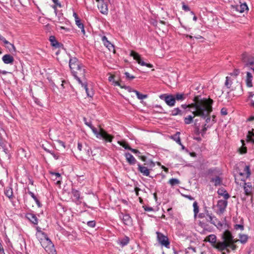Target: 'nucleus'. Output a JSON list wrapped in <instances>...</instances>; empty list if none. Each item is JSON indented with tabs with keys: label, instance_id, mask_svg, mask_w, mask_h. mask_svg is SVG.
I'll list each match as a JSON object with an SVG mask.
<instances>
[{
	"label": "nucleus",
	"instance_id": "obj_1",
	"mask_svg": "<svg viewBox=\"0 0 254 254\" xmlns=\"http://www.w3.org/2000/svg\"><path fill=\"white\" fill-rule=\"evenodd\" d=\"M212 104L213 100L211 99H199L196 97L193 103L189 105L182 104L181 107L184 109L189 108V111L194 116L205 118L212 111Z\"/></svg>",
	"mask_w": 254,
	"mask_h": 254
},
{
	"label": "nucleus",
	"instance_id": "obj_2",
	"mask_svg": "<svg viewBox=\"0 0 254 254\" xmlns=\"http://www.w3.org/2000/svg\"><path fill=\"white\" fill-rule=\"evenodd\" d=\"M241 60L244 64V67H248L254 74V58L247 53H244L241 56Z\"/></svg>",
	"mask_w": 254,
	"mask_h": 254
},
{
	"label": "nucleus",
	"instance_id": "obj_3",
	"mask_svg": "<svg viewBox=\"0 0 254 254\" xmlns=\"http://www.w3.org/2000/svg\"><path fill=\"white\" fill-rule=\"evenodd\" d=\"M93 132L96 135V136L98 138H102L105 140L106 141L111 142L113 137L110 134H108L105 130L103 128H100V131H98L97 129L92 126L90 127Z\"/></svg>",
	"mask_w": 254,
	"mask_h": 254
},
{
	"label": "nucleus",
	"instance_id": "obj_4",
	"mask_svg": "<svg viewBox=\"0 0 254 254\" xmlns=\"http://www.w3.org/2000/svg\"><path fill=\"white\" fill-rule=\"evenodd\" d=\"M72 74L79 84L83 83L81 79L85 76V69L82 65L76 69V71H72Z\"/></svg>",
	"mask_w": 254,
	"mask_h": 254
},
{
	"label": "nucleus",
	"instance_id": "obj_5",
	"mask_svg": "<svg viewBox=\"0 0 254 254\" xmlns=\"http://www.w3.org/2000/svg\"><path fill=\"white\" fill-rule=\"evenodd\" d=\"M160 98L164 100L167 105L170 107H173L175 105V98L172 94H164L160 95Z\"/></svg>",
	"mask_w": 254,
	"mask_h": 254
},
{
	"label": "nucleus",
	"instance_id": "obj_6",
	"mask_svg": "<svg viewBox=\"0 0 254 254\" xmlns=\"http://www.w3.org/2000/svg\"><path fill=\"white\" fill-rule=\"evenodd\" d=\"M228 202L226 200H219L216 204V213L218 215L222 214L225 211L227 206Z\"/></svg>",
	"mask_w": 254,
	"mask_h": 254
},
{
	"label": "nucleus",
	"instance_id": "obj_7",
	"mask_svg": "<svg viewBox=\"0 0 254 254\" xmlns=\"http://www.w3.org/2000/svg\"><path fill=\"white\" fill-rule=\"evenodd\" d=\"M98 2V8L100 12L104 15H107L108 13V4L105 2L104 0H96Z\"/></svg>",
	"mask_w": 254,
	"mask_h": 254
},
{
	"label": "nucleus",
	"instance_id": "obj_8",
	"mask_svg": "<svg viewBox=\"0 0 254 254\" xmlns=\"http://www.w3.org/2000/svg\"><path fill=\"white\" fill-rule=\"evenodd\" d=\"M82 65L80 63L76 58H71L69 60V66L70 68L71 73L72 71H76V69L79 68Z\"/></svg>",
	"mask_w": 254,
	"mask_h": 254
},
{
	"label": "nucleus",
	"instance_id": "obj_9",
	"mask_svg": "<svg viewBox=\"0 0 254 254\" xmlns=\"http://www.w3.org/2000/svg\"><path fill=\"white\" fill-rule=\"evenodd\" d=\"M130 56H132L133 58V59L135 60L139 64L142 66H146L147 67H152L153 66V65L151 64H147L143 62L142 60L140 55L135 52L131 51L130 53Z\"/></svg>",
	"mask_w": 254,
	"mask_h": 254
},
{
	"label": "nucleus",
	"instance_id": "obj_10",
	"mask_svg": "<svg viewBox=\"0 0 254 254\" xmlns=\"http://www.w3.org/2000/svg\"><path fill=\"white\" fill-rule=\"evenodd\" d=\"M40 242L42 247L45 249L50 245V244H52L51 240L48 237L47 234L44 232H41V236L40 238Z\"/></svg>",
	"mask_w": 254,
	"mask_h": 254
},
{
	"label": "nucleus",
	"instance_id": "obj_11",
	"mask_svg": "<svg viewBox=\"0 0 254 254\" xmlns=\"http://www.w3.org/2000/svg\"><path fill=\"white\" fill-rule=\"evenodd\" d=\"M157 238L159 242L166 248H168L170 243L168 238L161 233L157 232Z\"/></svg>",
	"mask_w": 254,
	"mask_h": 254
},
{
	"label": "nucleus",
	"instance_id": "obj_12",
	"mask_svg": "<svg viewBox=\"0 0 254 254\" xmlns=\"http://www.w3.org/2000/svg\"><path fill=\"white\" fill-rule=\"evenodd\" d=\"M223 239L224 242L228 243H235L238 240L233 239V237L231 232L228 230H226L223 234Z\"/></svg>",
	"mask_w": 254,
	"mask_h": 254
},
{
	"label": "nucleus",
	"instance_id": "obj_13",
	"mask_svg": "<svg viewBox=\"0 0 254 254\" xmlns=\"http://www.w3.org/2000/svg\"><path fill=\"white\" fill-rule=\"evenodd\" d=\"M121 219L122 220L123 223L127 225H129L131 224L132 220L129 214L121 213L119 215Z\"/></svg>",
	"mask_w": 254,
	"mask_h": 254
},
{
	"label": "nucleus",
	"instance_id": "obj_14",
	"mask_svg": "<svg viewBox=\"0 0 254 254\" xmlns=\"http://www.w3.org/2000/svg\"><path fill=\"white\" fill-rule=\"evenodd\" d=\"M229 244L227 243V242H219L216 243L215 246L214 245V248L218 249L219 251H223L226 250L227 248H228Z\"/></svg>",
	"mask_w": 254,
	"mask_h": 254
},
{
	"label": "nucleus",
	"instance_id": "obj_15",
	"mask_svg": "<svg viewBox=\"0 0 254 254\" xmlns=\"http://www.w3.org/2000/svg\"><path fill=\"white\" fill-rule=\"evenodd\" d=\"M102 41L104 45L109 49L110 51H112L114 53H115L114 46L111 44L108 40L106 36H103L102 38Z\"/></svg>",
	"mask_w": 254,
	"mask_h": 254
},
{
	"label": "nucleus",
	"instance_id": "obj_16",
	"mask_svg": "<svg viewBox=\"0 0 254 254\" xmlns=\"http://www.w3.org/2000/svg\"><path fill=\"white\" fill-rule=\"evenodd\" d=\"M254 73L253 72H251L250 71H247L246 72V83L248 87H251L253 86V75L252 74Z\"/></svg>",
	"mask_w": 254,
	"mask_h": 254
},
{
	"label": "nucleus",
	"instance_id": "obj_17",
	"mask_svg": "<svg viewBox=\"0 0 254 254\" xmlns=\"http://www.w3.org/2000/svg\"><path fill=\"white\" fill-rule=\"evenodd\" d=\"M2 60L5 64H12L14 60L11 55L6 54L2 57Z\"/></svg>",
	"mask_w": 254,
	"mask_h": 254
},
{
	"label": "nucleus",
	"instance_id": "obj_18",
	"mask_svg": "<svg viewBox=\"0 0 254 254\" xmlns=\"http://www.w3.org/2000/svg\"><path fill=\"white\" fill-rule=\"evenodd\" d=\"M205 218L208 222H209L211 224L216 225V223L217 222V219L211 213H209L208 211H207L206 213Z\"/></svg>",
	"mask_w": 254,
	"mask_h": 254
},
{
	"label": "nucleus",
	"instance_id": "obj_19",
	"mask_svg": "<svg viewBox=\"0 0 254 254\" xmlns=\"http://www.w3.org/2000/svg\"><path fill=\"white\" fill-rule=\"evenodd\" d=\"M138 171L145 176H149L150 174L149 170L146 167L138 164Z\"/></svg>",
	"mask_w": 254,
	"mask_h": 254
},
{
	"label": "nucleus",
	"instance_id": "obj_20",
	"mask_svg": "<svg viewBox=\"0 0 254 254\" xmlns=\"http://www.w3.org/2000/svg\"><path fill=\"white\" fill-rule=\"evenodd\" d=\"M244 189L246 195H250L253 191V187L251 183H244Z\"/></svg>",
	"mask_w": 254,
	"mask_h": 254
},
{
	"label": "nucleus",
	"instance_id": "obj_21",
	"mask_svg": "<svg viewBox=\"0 0 254 254\" xmlns=\"http://www.w3.org/2000/svg\"><path fill=\"white\" fill-rule=\"evenodd\" d=\"M127 162L130 165H134L136 163V160L135 158L129 153H126L125 154Z\"/></svg>",
	"mask_w": 254,
	"mask_h": 254
},
{
	"label": "nucleus",
	"instance_id": "obj_22",
	"mask_svg": "<svg viewBox=\"0 0 254 254\" xmlns=\"http://www.w3.org/2000/svg\"><path fill=\"white\" fill-rule=\"evenodd\" d=\"M26 217L33 224L37 225L38 224V219L36 215L32 213H27Z\"/></svg>",
	"mask_w": 254,
	"mask_h": 254
},
{
	"label": "nucleus",
	"instance_id": "obj_23",
	"mask_svg": "<svg viewBox=\"0 0 254 254\" xmlns=\"http://www.w3.org/2000/svg\"><path fill=\"white\" fill-rule=\"evenodd\" d=\"M217 193L219 195L223 196L225 199L224 200H227L230 196L227 191L223 188L218 189Z\"/></svg>",
	"mask_w": 254,
	"mask_h": 254
},
{
	"label": "nucleus",
	"instance_id": "obj_24",
	"mask_svg": "<svg viewBox=\"0 0 254 254\" xmlns=\"http://www.w3.org/2000/svg\"><path fill=\"white\" fill-rule=\"evenodd\" d=\"M186 114V112L181 110L179 108H176L172 110L171 115L174 116L177 115L183 116Z\"/></svg>",
	"mask_w": 254,
	"mask_h": 254
},
{
	"label": "nucleus",
	"instance_id": "obj_25",
	"mask_svg": "<svg viewBox=\"0 0 254 254\" xmlns=\"http://www.w3.org/2000/svg\"><path fill=\"white\" fill-rule=\"evenodd\" d=\"M44 249L49 254H56V251L53 243L50 244V245L47 246Z\"/></svg>",
	"mask_w": 254,
	"mask_h": 254
},
{
	"label": "nucleus",
	"instance_id": "obj_26",
	"mask_svg": "<svg viewBox=\"0 0 254 254\" xmlns=\"http://www.w3.org/2000/svg\"><path fill=\"white\" fill-rule=\"evenodd\" d=\"M206 241L211 243L212 246L214 247L216 243V237L213 234L209 235L206 238Z\"/></svg>",
	"mask_w": 254,
	"mask_h": 254
},
{
	"label": "nucleus",
	"instance_id": "obj_27",
	"mask_svg": "<svg viewBox=\"0 0 254 254\" xmlns=\"http://www.w3.org/2000/svg\"><path fill=\"white\" fill-rule=\"evenodd\" d=\"M4 194L9 199H12L13 197L12 189L10 187H7L5 189Z\"/></svg>",
	"mask_w": 254,
	"mask_h": 254
},
{
	"label": "nucleus",
	"instance_id": "obj_28",
	"mask_svg": "<svg viewBox=\"0 0 254 254\" xmlns=\"http://www.w3.org/2000/svg\"><path fill=\"white\" fill-rule=\"evenodd\" d=\"M71 193L73 197V199L76 202L79 200L80 194L79 191L74 189H72L71 190Z\"/></svg>",
	"mask_w": 254,
	"mask_h": 254
},
{
	"label": "nucleus",
	"instance_id": "obj_29",
	"mask_svg": "<svg viewBox=\"0 0 254 254\" xmlns=\"http://www.w3.org/2000/svg\"><path fill=\"white\" fill-rule=\"evenodd\" d=\"M129 241V238L125 236L124 238L119 240V242L118 243L122 247L127 245Z\"/></svg>",
	"mask_w": 254,
	"mask_h": 254
},
{
	"label": "nucleus",
	"instance_id": "obj_30",
	"mask_svg": "<svg viewBox=\"0 0 254 254\" xmlns=\"http://www.w3.org/2000/svg\"><path fill=\"white\" fill-rule=\"evenodd\" d=\"M254 129L253 128L251 130H249L247 135L248 141L252 142L254 144Z\"/></svg>",
	"mask_w": 254,
	"mask_h": 254
},
{
	"label": "nucleus",
	"instance_id": "obj_31",
	"mask_svg": "<svg viewBox=\"0 0 254 254\" xmlns=\"http://www.w3.org/2000/svg\"><path fill=\"white\" fill-rule=\"evenodd\" d=\"M196 116L193 115H189L187 117L184 118V122L186 125L190 124L193 122V119Z\"/></svg>",
	"mask_w": 254,
	"mask_h": 254
},
{
	"label": "nucleus",
	"instance_id": "obj_32",
	"mask_svg": "<svg viewBox=\"0 0 254 254\" xmlns=\"http://www.w3.org/2000/svg\"><path fill=\"white\" fill-rule=\"evenodd\" d=\"M80 84L81 85L82 87H83L85 90L87 96L92 97L93 95V92L92 91H89L86 83L83 82Z\"/></svg>",
	"mask_w": 254,
	"mask_h": 254
},
{
	"label": "nucleus",
	"instance_id": "obj_33",
	"mask_svg": "<svg viewBox=\"0 0 254 254\" xmlns=\"http://www.w3.org/2000/svg\"><path fill=\"white\" fill-rule=\"evenodd\" d=\"M180 133V132H177L174 135L171 136V138L175 140L179 145H182L181 139L179 136Z\"/></svg>",
	"mask_w": 254,
	"mask_h": 254
},
{
	"label": "nucleus",
	"instance_id": "obj_34",
	"mask_svg": "<svg viewBox=\"0 0 254 254\" xmlns=\"http://www.w3.org/2000/svg\"><path fill=\"white\" fill-rule=\"evenodd\" d=\"M49 40L51 42V45L55 47H58L59 46V43L56 40L55 36H51L49 38Z\"/></svg>",
	"mask_w": 254,
	"mask_h": 254
},
{
	"label": "nucleus",
	"instance_id": "obj_35",
	"mask_svg": "<svg viewBox=\"0 0 254 254\" xmlns=\"http://www.w3.org/2000/svg\"><path fill=\"white\" fill-rule=\"evenodd\" d=\"M248 239V236L247 235L245 234H241L239 236V240H237L238 241H239L242 244H245Z\"/></svg>",
	"mask_w": 254,
	"mask_h": 254
},
{
	"label": "nucleus",
	"instance_id": "obj_36",
	"mask_svg": "<svg viewBox=\"0 0 254 254\" xmlns=\"http://www.w3.org/2000/svg\"><path fill=\"white\" fill-rule=\"evenodd\" d=\"M211 182L214 183L215 186H217L221 185L222 180L219 177H216L215 178L211 179Z\"/></svg>",
	"mask_w": 254,
	"mask_h": 254
},
{
	"label": "nucleus",
	"instance_id": "obj_37",
	"mask_svg": "<svg viewBox=\"0 0 254 254\" xmlns=\"http://www.w3.org/2000/svg\"><path fill=\"white\" fill-rule=\"evenodd\" d=\"M4 133V130L2 128L1 125L0 124V146H4V141L5 140L2 137V133Z\"/></svg>",
	"mask_w": 254,
	"mask_h": 254
},
{
	"label": "nucleus",
	"instance_id": "obj_38",
	"mask_svg": "<svg viewBox=\"0 0 254 254\" xmlns=\"http://www.w3.org/2000/svg\"><path fill=\"white\" fill-rule=\"evenodd\" d=\"M75 23L77 25V26L78 27V28L81 29V32L83 34H85V30H84V25L81 23L80 19L76 20V21H75Z\"/></svg>",
	"mask_w": 254,
	"mask_h": 254
},
{
	"label": "nucleus",
	"instance_id": "obj_39",
	"mask_svg": "<svg viewBox=\"0 0 254 254\" xmlns=\"http://www.w3.org/2000/svg\"><path fill=\"white\" fill-rule=\"evenodd\" d=\"M193 207L194 216V217H196L197 213L199 212V207L198 206V204L196 201H194L193 202Z\"/></svg>",
	"mask_w": 254,
	"mask_h": 254
},
{
	"label": "nucleus",
	"instance_id": "obj_40",
	"mask_svg": "<svg viewBox=\"0 0 254 254\" xmlns=\"http://www.w3.org/2000/svg\"><path fill=\"white\" fill-rule=\"evenodd\" d=\"M174 96L175 98V101H183L185 99V97L184 94L177 93Z\"/></svg>",
	"mask_w": 254,
	"mask_h": 254
},
{
	"label": "nucleus",
	"instance_id": "obj_41",
	"mask_svg": "<svg viewBox=\"0 0 254 254\" xmlns=\"http://www.w3.org/2000/svg\"><path fill=\"white\" fill-rule=\"evenodd\" d=\"M51 174L52 175V178L56 177V179H58V180L57 181V183L60 184L61 179V174H59V173H55V172H52Z\"/></svg>",
	"mask_w": 254,
	"mask_h": 254
},
{
	"label": "nucleus",
	"instance_id": "obj_42",
	"mask_svg": "<svg viewBox=\"0 0 254 254\" xmlns=\"http://www.w3.org/2000/svg\"><path fill=\"white\" fill-rule=\"evenodd\" d=\"M133 92L135 93L138 99H144L147 97V95L141 94L136 90H133Z\"/></svg>",
	"mask_w": 254,
	"mask_h": 254
},
{
	"label": "nucleus",
	"instance_id": "obj_43",
	"mask_svg": "<svg viewBox=\"0 0 254 254\" xmlns=\"http://www.w3.org/2000/svg\"><path fill=\"white\" fill-rule=\"evenodd\" d=\"M211 126V124L210 125H207L206 124H204V125L203 126V127H202V129L201 130V134L202 136H203L204 135V134H205L207 128L210 127Z\"/></svg>",
	"mask_w": 254,
	"mask_h": 254
},
{
	"label": "nucleus",
	"instance_id": "obj_44",
	"mask_svg": "<svg viewBox=\"0 0 254 254\" xmlns=\"http://www.w3.org/2000/svg\"><path fill=\"white\" fill-rule=\"evenodd\" d=\"M170 184L173 186L178 185L180 183V181L178 179L175 178H172L169 180Z\"/></svg>",
	"mask_w": 254,
	"mask_h": 254
},
{
	"label": "nucleus",
	"instance_id": "obj_45",
	"mask_svg": "<svg viewBox=\"0 0 254 254\" xmlns=\"http://www.w3.org/2000/svg\"><path fill=\"white\" fill-rule=\"evenodd\" d=\"M7 45L8 46H6V48L8 49L9 51L11 53L16 52V48L13 44L9 43V44H8Z\"/></svg>",
	"mask_w": 254,
	"mask_h": 254
},
{
	"label": "nucleus",
	"instance_id": "obj_46",
	"mask_svg": "<svg viewBox=\"0 0 254 254\" xmlns=\"http://www.w3.org/2000/svg\"><path fill=\"white\" fill-rule=\"evenodd\" d=\"M118 143L126 149H129L130 147L127 143L125 141H118Z\"/></svg>",
	"mask_w": 254,
	"mask_h": 254
},
{
	"label": "nucleus",
	"instance_id": "obj_47",
	"mask_svg": "<svg viewBox=\"0 0 254 254\" xmlns=\"http://www.w3.org/2000/svg\"><path fill=\"white\" fill-rule=\"evenodd\" d=\"M249 99L251 100V106L254 107V93L252 92L250 93Z\"/></svg>",
	"mask_w": 254,
	"mask_h": 254
},
{
	"label": "nucleus",
	"instance_id": "obj_48",
	"mask_svg": "<svg viewBox=\"0 0 254 254\" xmlns=\"http://www.w3.org/2000/svg\"><path fill=\"white\" fill-rule=\"evenodd\" d=\"M243 143V147L239 149V151L241 154H244L247 152V148L246 147L243 146L244 145V141L243 140H241Z\"/></svg>",
	"mask_w": 254,
	"mask_h": 254
},
{
	"label": "nucleus",
	"instance_id": "obj_49",
	"mask_svg": "<svg viewBox=\"0 0 254 254\" xmlns=\"http://www.w3.org/2000/svg\"><path fill=\"white\" fill-rule=\"evenodd\" d=\"M244 171L246 172V173L247 175V177H249L251 175V172H250V167L249 166H246L245 167Z\"/></svg>",
	"mask_w": 254,
	"mask_h": 254
},
{
	"label": "nucleus",
	"instance_id": "obj_50",
	"mask_svg": "<svg viewBox=\"0 0 254 254\" xmlns=\"http://www.w3.org/2000/svg\"><path fill=\"white\" fill-rule=\"evenodd\" d=\"M229 77L228 76H227L226 78L225 85L226 86H227V88H229L231 85L232 82H229Z\"/></svg>",
	"mask_w": 254,
	"mask_h": 254
},
{
	"label": "nucleus",
	"instance_id": "obj_51",
	"mask_svg": "<svg viewBox=\"0 0 254 254\" xmlns=\"http://www.w3.org/2000/svg\"><path fill=\"white\" fill-rule=\"evenodd\" d=\"M234 228L236 230H240L241 231L244 230V226L241 224H236L234 226Z\"/></svg>",
	"mask_w": 254,
	"mask_h": 254
},
{
	"label": "nucleus",
	"instance_id": "obj_52",
	"mask_svg": "<svg viewBox=\"0 0 254 254\" xmlns=\"http://www.w3.org/2000/svg\"><path fill=\"white\" fill-rule=\"evenodd\" d=\"M95 222L94 221H90L87 222V225L91 228L95 226Z\"/></svg>",
	"mask_w": 254,
	"mask_h": 254
},
{
	"label": "nucleus",
	"instance_id": "obj_53",
	"mask_svg": "<svg viewBox=\"0 0 254 254\" xmlns=\"http://www.w3.org/2000/svg\"><path fill=\"white\" fill-rule=\"evenodd\" d=\"M57 28L59 30H64L66 32H68L69 30V28L60 25L57 26Z\"/></svg>",
	"mask_w": 254,
	"mask_h": 254
},
{
	"label": "nucleus",
	"instance_id": "obj_54",
	"mask_svg": "<svg viewBox=\"0 0 254 254\" xmlns=\"http://www.w3.org/2000/svg\"><path fill=\"white\" fill-rule=\"evenodd\" d=\"M0 40L2 41L5 45H8V44H9V42L8 41H7L5 39V38L1 35L0 36Z\"/></svg>",
	"mask_w": 254,
	"mask_h": 254
},
{
	"label": "nucleus",
	"instance_id": "obj_55",
	"mask_svg": "<svg viewBox=\"0 0 254 254\" xmlns=\"http://www.w3.org/2000/svg\"><path fill=\"white\" fill-rule=\"evenodd\" d=\"M126 76L127 78H128L129 79H132L135 78V77L133 75H131L128 72H126L125 73Z\"/></svg>",
	"mask_w": 254,
	"mask_h": 254
},
{
	"label": "nucleus",
	"instance_id": "obj_56",
	"mask_svg": "<svg viewBox=\"0 0 254 254\" xmlns=\"http://www.w3.org/2000/svg\"><path fill=\"white\" fill-rule=\"evenodd\" d=\"M83 121L84 122L86 126H87L88 127H90L92 126V125L91 122H87V120H86V119L85 118H83Z\"/></svg>",
	"mask_w": 254,
	"mask_h": 254
},
{
	"label": "nucleus",
	"instance_id": "obj_57",
	"mask_svg": "<svg viewBox=\"0 0 254 254\" xmlns=\"http://www.w3.org/2000/svg\"><path fill=\"white\" fill-rule=\"evenodd\" d=\"M3 150V151L5 153V154H7L8 153V150L7 148H6V145H5V141L4 140V146H1Z\"/></svg>",
	"mask_w": 254,
	"mask_h": 254
},
{
	"label": "nucleus",
	"instance_id": "obj_58",
	"mask_svg": "<svg viewBox=\"0 0 254 254\" xmlns=\"http://www.w3.org/2000/svg\"><path fill=\"white\" fill-rule=\"evenodd\" d=\"M240 73V71L238 69H235L233 72L231 73V75L237 76Z\"/></svg>",
	"mask_w": 254,
	"mask_h": 254
},
{
	"label": "nucleus",
	"instance_id": "obj_59",
	"mask_svg": "<svg viewBox=\"0 0 254 254\" xmlns=\"http://www.w3.org/2000/svg\"><path fill=\"white\" fill-rule=\"evenodd\" d=\"M221 114L224 116L227 115V109L226 108H223L221 110Z\"/></svg>",
	"mask_w": 254,
	"mask_h": 254
},
{
	"label": "nucleus",
	"instance_id": "obj_60",
	"mask_svg": "<svg viewBox=\"0 0 254 254\" xmlns=\"http://www.w3.org/2000/svg\"><path fill=\"white\" fill-rule=\"evenodd\" d=\"M28 193L30 195V196L34 199V200L36 199L37 197L35 195L33 192L31 191L30 190H28Z\"/></svg>",
	"mask_w": 254,
	"mask_h": 254
},
{
	"label": "nucleus",
	"instance_id": "obj_61",
	"mask_svg": "<svg viewBox=\"0 0 254 254\" xmlns=\"http://www.w3.org/2000/svg\"><path fill=\"white\" fill-rule=\"evenodd\" d=\"M129 150H130L133 153L136 154L140 153V152L138 150L131 148V147L130 148V149Z\"/></svg>",
	"mask_w": 254,
	"mask_h": 254
},
{
	"label": "nucleus",
	"instance_id": "obj_62",
	"mask_svg": "<svg viewBox=\"0 0 254 254\" xmlns=\"http://www.w3.org/2000/svg\"><path fill=\"white\" fill-rule=\"evenodd\" d=\"M210 113H211V112L210 113H209L208 115L207 116V117L205 118L206 119L205 122H206V124L209 123L211 121L210 118L208 117Z\"/></svg>",
	"mask_w": 254,
	"mask_h": 254
},
{
	"label": "nucleus",
	"instance_id": "obj_63",
	"mask_svg": "<svg viewBox=\"0 0 254 254\" xmlns=\"http://www.w3.org/2000/svg\"><path fill=\"white\" fill-rule=\"evenodd\" d=\"M217 228H221L223 226V224H222L221 222H220V221H219L218 220H217V222L216 223V225H215Z\"/></svg>",
	"mask_w": 254,
	"mask_h": 254
},
{
	"label": "nucleus",
	"instance_id": "obj_64",
	"mask_svg": "<svg viewBox=\"0 0 254 254\" xmlns=\"http://www.w3.org/2000/svg\"><path fill=\"white\" fill-rule=\"evenodd\" d=\"M182 8L185 11H189L190 10L189 7L188 5H187L183 4V6H182Z\"/></svg>",
	"mask_w": 254,
	"mask_h": 254
}]
</instances>
